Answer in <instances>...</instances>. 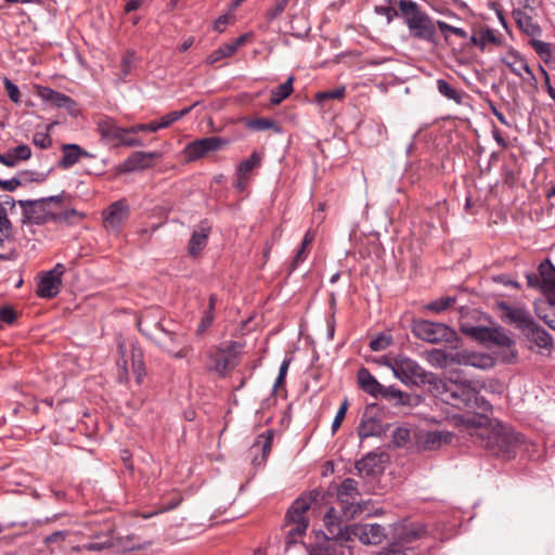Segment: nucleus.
Listing matches in <instances>:
<instances>
[{"label": "nucleus", "instance_id": "obj_1", "mask_svg": "<svg viewBox=\"0 0 555 555\" xmlns=\"http://www.w3.org/2000/svg\"><path fill=\"white\" fill-rule=\"evenodd\" d=\"M436 396L446 404L459 410H468L485 416L491 411V404L472 386L470 382L452 377L436 379L433 383Z\"/></svg>", "mask_w": 555, "mask_h": 555}, {"label": "nucleus", "instance_id": "obj_2", "mask_svg": "<svg viewBox=\"0 0 555 555\" xmlns=\"http://www.w3.org/2000/svg\"><path fill=\"white\" fill-rule=\"evenodd\" d=\"M475 431L480 439V444L492 455L503 460L514 457L517 449L525 441V437L511 426L501 422H492L483 416L480 417Z\"/></svg>", "mask_w": 555, "mask_h": 555}, {"label": "nucleus", "instance_id": "obj_3", "mask_svg": "<svg viewBox=\"0 0 555 555\" xmlns=\"http://www.w3.org/2000/svg\"><path fill=\"white\" fill-rule=\"evenodd\" d=\"M400 16L403 18L412 38L429 43H437L434 20L412 0H399Z\"/></svg>", "mask_w": 555, "mask_h": 555}, {"label": "nucleus", "instance_id": "obj_4", "mask_svg": "<svg viewBox=\"0 0 555 555\" xmlns=\"http://www.w3.org/2000/svg\"><path fill=\"white\" fill-rule=\"evenodd\" d=\"M65 192L60 195L39 199H20L17 204L23 210V223L46 224L53 222L55 206H61Z\"/></svg>", "mask_w": 555, "mask_h": 555}, {"label": "nucleus", "instance_id": "obj_5", "mask_svg": "<svg viewBox=\"0 0 555 555\" xmlns=\"http://www.w3.org/2000/svg\"><path fill=\"white\" fill-rule=\"evenodd\" d=\"M426 532L423 524L399 525L395 529V541L378 552L377 555H416L415 550L408 545L422 539Z\"/></svg>", "mask_w": 555, "mask_h": 555}, {"label": "nucleus", "instance_id": "obj_6", "mask_svg": "<svg viewBox=\"0 0 555 555\" xmlns=\"http://www.w3.org/2000/svg\"><path fill=\"white\" fill-rule=\"evenodd\" d=\"M387 365L393 375L405 385H433L436 379L433 373L426 372L416 361L404 356L395 358Z\"/></svg>", "mask_w": 555, "mask_h": 555}, {"label": "nucleus", "instance_id": "obj_7", "mask_svg": "<svg viewBox=\"0 0 555 555\" xmlns=\"http://www.w3.org/2000/svg\"><path fill=\"white\" fill-rule=\"evenodd\" d=\"M156 327L160 334L152 339L160 349L175 359H184L189 356L192 346L185 333L165 328L159 322L156 323Z\"/></svg>", "mask_w": 555, "mask_h": 555}, {"label": "nucleus", "instance_id": "obj_8", "mask_svg": "<svg viewBox=\"0 0 555 555\" xmlns=\"http://www.w3.org/2000/svg\"><path fill=\"white\" fill-rule=\"evenodd\" d=\"M412 333L418 339L430 344L459 343L456 332L444 323L428 320H415L412 323Z\"/></svg>", "mask_w": 555, "mask_h": 555}, {"label": "nucleus", "instance_id": "obj_9", "mask_svg": "<svg viewBox=\"0 0 555 555\" xmlns=\"http://www.w3.org/2000/svg\"><path fill=\"white\" fill-rule=\"evenodd\" d=\"M96 126L101 138L106 142L113 143L114 146L137 147L144 145L141 139L130 135L134 134V132L130 131V127H120L111 117L101 118Z\"/></svg>", "mask_w": 555, "mask_h": 555}, {"label": "nucleus", "instance_id": "obj_10", "mask_svg": "<svg viewBox=\"0 0 555 555\" xmlns=\"http://www.w3.org/2000/svg\"><path fill=\"white\" fill-rule=\"evenodd\" d=\"M460 330L464 335L487 346L508 347L513 344L512 338L502 327H489L462 323Z\"/></svg>", "mask_w": 555, "mask_h": 555}, {"label": "nucleus", "instance_id": "obj_11", "mask_svg": "<svg viewBox=\"0 0 555 555\" xmlns=\"http://www.w3.org/2000/svg\"><path fill=\"white\" fill-rule=\"evenodd\" d=\"M241 348L242 345L237 341L221 343L210 356L214 363L212 370L221 376L233 370L237 365V356Z\"/></svg>", "mask_w": 555, "mask_h": 555}, {"label": "nucleus", "instance_id": "obj_12", "mask_svg": "<svg viewBox=\"0 0 555 555\" xmlns=\"http://www.w3.org/2000/svg\"><path fill=\"white\" fill-rule=\"evenodd\" d=\"M228 141L220 137H207L195 140L183 149V155L188 162H195L205 157L208 153L219 151Z\"/></svg>", "mask_w": 555, "mask_h": 555}, {"label": "nucleus", "instance_id": "obj_13", "mask_svg": "<svg viewBox=\"0 0 555 555\" xmlns=\"http://www.w3.org/2000/svg\"><path fill=\"white\" fill-rule=\"evenodd\" d=\"M457 343H453L451 348L450 366L453 364L474 366L486 370L493 365V360L487 354L472 352L466 349H459Z\"/></svg>", "mask_w": 555, "mask_h": 555}, {"label": "nucleus", "instance_id": "obj_14", "mask_svg": "<svg viewBox=\"0 0 555 555\" xmlns=\"http://www.w3.org/2000/svg\"><path fill=\"white\" fill-rule=\"evenodd\" d=\"M336 495L338 502L343 505L345 516L353 517L360 512L359 506H354L357 498L360 495L358 482L352 478H346L337 488Z\"/></svg>", "mask_w": 555, "mask_h": 555}, {"label": "nucleus", "instance_id": "obj_15", "mask_svg": "<svg viewBox=\"0 0 555 555\" xmlns=\"http://www.w3.org/2000/svg\"><path fill=\"white\" fill-rule=\"evenodd\" d=\"M500 60L514 75L524 80L535 81V76L530 69L526 59L515 49L511 48Z\"/></svg>", "mask_w": 555, "mask_h": 555}, {"label": "nucleus", "instance_id": "obj_16", "mask_svg": "<svg viewBox=\"0 0 555 555\" xmlns=\"http://www.w3.org/2000/svg\"><path fill=\"white\" fill-rule=\"evenodd\" d=\"M129 217V206L125 201H117L103 212L104 225L108 231L118 233Z\"/></svg>", "mask_w": 555, "mask_h": 555}, {"label": "nucleus", "instance_id": "obj_17", "mask_svg": "<svg viewBox=\"0 0 555 555\" xmlns=\"http://www.w3.org/2000/svg\"><path fill=\"white\" fill-rule=\"evenodd\" d=\"M351 533L361 543L366 545H377L383 542L387 533L383 526L378 524H358L351 527Z\"/></svg>", "mask_w": 555, "mask_h": 555}, {"label": "nucleus", "instance_id": "obj_18", "mask_svg": "<svg viewBox=\"0 0 555 555\" xmlns=\"http://www.w3.org/2000/svg\"><path fill=\"white\" fill-rule=\"evenodd\" d=\"M532 13L533 11H530V8L522 5L520 9H514L512 14L517 27L525 35L530 38H538L542 35V29Z\"/></svg>", "mask_w": 555, "mask_h": 555}, {"label": "nucleus", "instance_id": "obj_19", "mask_svg": "<svg viewBox=\"0 0 555 555\" xmlns=\"http://www.w3.org/2000/svg\"><path fill=\"white\" fill-rule=\"evenodd\" d=\"M500 307L504 310L506 320L525 334L534 326L535 321L527 309L511 307L505 302H501Z\"/></svg>", "mask_w": 555, "mask_h": 555}, {"label": "nucleus", "instance_id": "obj_20", "mask_svg": "<svg viewBox=\"0 0 555 555\" xmlns=\"http://www.w3.org/2000/svg\"><path fill=\"white\" fill-rule=\"evenodd\" d=\"M157 156L158 154L156 152H134L119 164L118 170L122 173H128L146 169L152 166V160Z\"/></svg>", "mask_w": 555, "mask_h": 555}, {"label": "nucleus", "instance_id": "obj_21", "mask_svg": "<svg viewBox=\"0 0 555 555\" xmlns=\"http://www.w3.org/2000/svg\"><path fill=\"white\" fill-rule=\"evenodd\" d=\"M452 438L448 430H424L418 434L417 442L423 450H437L450 443Z\"/></svg>", "mask_w": 555, "mask_h": 555}, {"label": "nucleus", "instance_id": "obj_22", "mask_svg": "<svg viewBox=\"0 0 555 555\" xmlns=\"http://www.w3.org/2000/svg\"><path fill=\"white\" fill-rule=\"evenodd\" d=\"M211 225L208 220H202L192 232L188 245V251L191 256H197L207 245Z\"/></svg>", "mask_w": 555, "mask_h": 555}, {"label": "nucleus", "instance_id": "obj_23", "mask_svg": "<svg viewBox=\"0 0 555 555\" xmlns=\"http://www.w3.org/2000/svg\"><path fill=\"white\" fill-rule=\"evenodd\" d=\"M38 95L42 101L50 103L55 107L65 108L70 113L76 107V102L70 96L49 87H40L38 89Z\"/></svg>", "mask_w": 555, "mask_h": 555}, {"label": "nucleus", "instance_id": "obj_24", "mask_svg": "<svg viewBox=\"0 0 555 555\" xmlns=\"http://www.w3.org/2000/svg\"><path fill=\"white\" fill-rule=\"evenodd\" d=\"M310 506L311 501L309 499L304 496L297 498L286 512L285 526L300 524L301 521L309 525V519L306 514L310 509Z\"/></svg>", "mask_w": 555, "mask_h": 555}, {"label": "nucleus", "instance_id": "obj_25", "mask_svg": "<svg viewBox=\"0 0 555 555\" xmlns=\"http://www.w3.org/2000/svg\"><path fill=\"white\" fill-rule=\"evenodd\" d=\"M63 156L59 162V166L63 169H68L76 165L81 157H92V155L80 147L78 144H64L62 146Z\"/></svg>", "mask_w": 555, "mask_h": 555}, {"label": "nucleus", "instance_id": "obj_26", "mask_svg": "<svg viewBox=\"0 0 555 555\" xmlns=\"http://www.w3.org/2000/svg\"><path fill=\"white\" fill-rule=\"evenodd\" d=\"M357 379L360 388L374 398H379L384 386L371 374L366 367L358 371Z\"/></svg>", "mask_w": 555, "mask_h": 555}, {"label": "nucleus", "instance_id": "obj_27", "mask_svg": "<svg viewBox=\"0 0 555 555\" xmlns=\"http://www.w3.org/2000/svg\"><path fill=\"white\" fill-rule=\"evenodd\" d=\"M61 285L62 280H59L46 272L38 283L37 295L40 298H53L60 293Z\"/></svg>", "mask_w": 555, "mask_h": 555}, {"label": "nucleus", "instance_id": "obj_28", "mask_svg": "<svg viewBox=\"0 0 555 555\" xmlns=\"http://www.w3.org/2000/svg\"><path fill=\"white\" fill-rule=\"evenodd\" d=\"M382 455L369 453L356 463L360 475L374 476L380 469Z\"/></svg>", "mask_w": 555, "mask_h": 555}, {"label": "nucleus", "instance_id": "obj_29", "mask_svg": "<svg viewBox=\"0 0 555 555\" xmlns=\"http://www.w3.org/2000/svg\"><path fill=\"white\" fill-rule=\"evenodd\" d=\"M130 360L132 372L135 375L137 383L140 385L145 376V365L143 360V350L135 344H131Z\"/></svg>", "mask_w": 555, "mask_h": 555}, {"label": "nucleus", "instance_id": "obj_30", "mask_svg": "<svg viewBox=\"0 0 555 555\" xmlns=\"http://www.w3.org/2000/svg\"><path fill=\"white\" fill-rule=\"evenodd\" d=\"M541 276V287L544 291L555 289V267L550 260H543L538 268Z\"/></svg>", "mask_w": 555, "mask_h": 555}, {"label": "nucleus", "instance_id": "obj_31", "mask_svg": "<svg viewBox=\"0 0 555 555\" xmlns=\"http://www.w3.org/2000/svg\"><path fill=\"white\" fill-rule=\"evenodd\" d=\"M263 154L260 152H253L251 155L240 163L236 168L235 176L249 177V173L261 166Z\"/></svg>", "mask_w": 555, "mask_h": 555}, {"label": "nucleus", "instance_id": "obj_32", "mask_svg": "<svg viewBox=\"0 0 555 555\" xmlns=\"http://www.w3.org/2000/svg\"><path fill=\"white\" fill-rule=\"evenodd\" d=\"M382 431L380 423L372 417L364 415L358 428V433L361 439L379 436Z\"/></svg>", "mask_w": 555, "mask_h": 555}, {"label": "nucleus", "instance_id": "obj_33", "mask_svg": "<svg viewBox=\"0 0 555 555\" xmlns=\"http://www.w3.org/2000/svg\"><path fill=\"white\" fill-rule=\"evenodd\" d=\"M68 535V531H55L47 535L43 543L49 548L51 554H56L65 550V540Z\"/></svg>", "mask_w": 555, "mask_h": 555}, {"label": "nucleus", "instance_id": "obj_34", "mask_svg": "<svg viewBox=\"0 0 555 555\" xmlns=\"http://www.w3.org/2000/svg\"><path fill=\"white\" fill-rule=\"evenodd\" d=\"M526 336L532 339L539 347L548 348L552 346V337L537 322L527 333Z\"/></svg>", "mask_w": 555, "mask_h": 555}, {"label": "nucleus", "instance_id": "obj_35", "mask_svg": "<svg viewBox=\"0 0 555 555\" xmlns=\"http://www.w3.org/2000/svg\"><path fill=\"white\" fill-rule=\"evenodd\" d=\"M438 92L448 100L461 104L463 102V92L451 86L446 79L437 80Z\"/></svg>", "mask_w": 555, "mask_h": 555}, {"label": "nucleus", "instance_id": "obj_36", "mask_svg": "<svg viewBox=\"0 0 555 555\" xmlns=\"http://www.w3.org/2000/svg\"><path fill=\"white\" fill-rule=\"evenodd\" d=\"M294 77H289L285 82L281 83L271 91L270 103L279 105L282 101L288 98L293 92Z\"/></svg>", "mask_w": 555, "mask_h": 555}, {"label": "nucleus", "instance_id": "obj_37", "mask_svg": "<svg viewBox=\"0 0 555 555\" xmlns=\"http://www.w3.org/2000/svg\"><path fill=\"white\" fill-rule=\"evenodd\" d=\"M196 105H197V103H194L193 105L185 107L181 111H173V112H170V113L164 115L163 117H160L159 120H156L158 130L168 128L173 122L180 120L181 118L186 116L193 109V107H195Z\"/></svg>", "mask_w": 555, "mask_h": 555}, {"label": "nucleus", "instance_id": "obj_38", "mask_svg": "<svg viewBox=\"0 0 555 555\" xmlns=\"http://www.w3.org/2000/svg\"><path fill=\"white\" fill-rule=\"evenodd\" d=\"M451 350L433 349L428 351V361L431 365L446 369L450 366Z\"/></svg>", "mask_w": 555, "mask_h": 555}, {"label": "nucleus", "instance_id": "obj_39", "mask_svg": "<svg viewBox=\"0 0 555 555\" xmlns=\"http://www.w3.org/2000/svg\"><path fill=\"white\" fill-rule=\"evenodd\" d=\"M380 398L395 400L397 404L399 405H409L411 401V396L409 393H405L401 391L400 389H397L396 387L389 386L385 387L384 390H382V393L379 396Z\"/></svg>", "mask_w": 555, "mask_h": 555}, {"label": "nucleus", "instance_id": "obj_40", "mask_svg": "<svg viewBox=\"0 0 555 555\" xmlns=\"http://www.w3.org/2000/svg\"><path fill=\"white\" fill-rule=\"evenodd\" d=\"M308 526L309 525L305 524L304 521L300 524H292L291 526H286L288 528L285 538L287 546L297 543L298 539L306 534Z\"/></svg>", "mask_w": 555, "mask_h": 555}, {"label": "nucleus", "instance_id": "obj_41", "mask_svg": "<svg viewBox=\"0 0 555 555\" xmlns=\"http://www.w3.org/2000/svg\"><path fill=\"white\" fill-rule=\"evenodd\" d=\"M346 94V88L339 87L332 90L320 91L315 93L314 100L318 104L324 105L330 100H340Z\"/></svg>", "mask_w": 555, "mask_h": 555}, {"label": "nucleus", "instance_id": "obj_42", "mask_svg": "<svg viewBox=\"0 0 555 555\" xmlns=\"http://www.w3.org/2000/svg\"><path fill=\"white\" fill-rule=\"evenodd\" d=\"M455 297H440L427 304L425 306V309L435 313H441L448 310L450 307H452L455 304Z\"/></svg>", "mask_w": 555, "mask_h": 555}, {"label": "nucleus", "instance_id": "obj_43", "mask_svg": "<svg viewBox=\"0 0 555 555\" xmlns=\"http://www.w3.org/2000/svg\"><path fill=\"white\" fill-rule=\"evenodd\" d=\"M470 41L475 46L480 47L481 50L485 49L487 43H500V39L498 38L495 31L490 28H487L486 30L481 31L479 37L473 36L470 38Z\"/></svg>", "mask_w": 555, "mask_h": 555}, {"label": "nucleus", "instance_id": "obj_44", "mask_svg": "<svg viewBox=\"0 0 555 555\" xmlns=\"http://www.w3.org/2000/svg\"><path fill=\"white\" fill-rule=\"evenodd\" d=\"M81 215L74 208L60 209V206H55L54 220L55 223H70L74 219H80Z\"/></svg>", "mask_w": 555, "mask_h": 555}, {"label": "nucleus", "instance_id": "obj_45", "mask_svg": "<svg viewBox=\"0 0 555 555\" xmlns=\"http://www.w3.org/2000/svg\"><path fill=\"white\" fill-rule=\"evenodd\" d=\"M119 359L117 360V367L119 370V380H127L128 378V360H127V347L125 343L118 344Z\"/></svg>", "mask_w": 555, "mask_h": 555}, {"label": "nucleus", "instance_id": "obj_46", "mask_svg": "<svg viewBox=\"0 0 555 555\" xmlns=\"http://www.w3.org/2000/svg\"><path fill=\"white\" fill-rule=\"evenodd\" d=\"M246 125L249 129L256 131H264L270 129L279 131V127L276 126V122L272 118H255L247 121Z\"/></svg>", "mask_w": 555, "mask_h": 555}, {"label": "nucleus", "instance_id": "obj_47", "mask_svg": "<svg viewBox=\"0 0 555 555\" xmlns=\"http://www.w3.org/2000/svg\"><path fill=\"white\" fill-rule=\"evenodd\" d=\"M235 53V48L231 43H225L215 50L208 57L207 63L212 65L222 59L230 57Z\"/></svg>", "mask_w": 555, "mask_h": 555}, {"label": "nucleus", "instance_id": "obj_48", "mask_svg": "<svg viewBox=\"0 0 555 555\" xmlns=\"http://www.w3.org/2000/svg\"><path fill=\"white\" fill-rule=\"evenodd\" d=\"M324 525L333 535L339 534L341 528L334 507H331L324 515Z\"/></svg>", "mask_w": 555, "mask_h": 555}, {"label": "nucleus", "instance_id": "obj_49", "mask_svg": "<svg viewBox=\"0 0 555 555\" xmlns=\"http://www.w3.org/2000/svg\"><path fill=\"white\" fill-rule=\"evenodd\" d=\"M272 440L273 431L268 430L266 434H262L257 438V441L253 446V449H260L262 451L263 457H266L271 451Z\"/></svg>", "mask_w": 555, "mask_h": 555}, {"label": "nucleus", "instance_id": "obj_50", "mask_svg": "<svg viewBox=\"0 0 555 555\" xmlns=\"http://www.w3.org/2000/svg\"><path fill=\"white\" fill-rule=\"evenodd\" d=\"M0 234L4 238H11L13 236V227L8 218V212L3 204H0Z\"/></svg>", "mask_w": 555, "mask_h": 555}, {"label": "nucleus", "instance_id": "obj_51", "mask_svg": "<svg viewBox=\"0 0 555 555\" xmlns=\"http://www.w3.org/2000/svg\"><path fill=\"white\" fill-rule=\"evenodd\" d=\"M291 0H274L271 8L266 12V20L272 22L278 18L286 9Z\"/></svg>", "mask_w": 555, "mask_h": 555}, {"label": "nucleus", "instance_id": "obj_52", "mask_svg": "<svg viewBox=\"0 0 555 555\" xmlns=\"http://www.w3.org/2000/svg\"><path fill=\"white\" fill-rule=\"evenodd\" d=\"M16 178L21 181L22 186L30 182H43L46 176L33 170H22L17 172Z\"/></svg>", "mask_w": 555, "mask_h": 555}, {"label": "nucleus", "instance_id": "obj_53", "mask_svg": "<svg viewBox=\"0 0 555 555\" xmlns=\"http://www.w3.org/2000/svg\"><path fill=\"white\" fill-rule=\"evenodd\" d=\"M392 344V337L390 335L380 334L370 341V348L373 351H382L388 348Z\"/></svg>", "mask_w": 555, "mask_h": 555}, {"label": "nucleus", "instance_id": "obj_54", "mask_svg": "<svg viewBox=\"0 0 555 555\" xmlns=\"http://www.w3.org/2000/svg\"><path fill=\"white\" fill-rule=\"evenodd\" d=\"M112 546L111 541L107 539L105 541H95L88 542L77 546L75 550L77 551H90V552H101Z\"/></svg>", "mask_w": 555, "mask_h": 555}, {"label": "nucleus", "instance_id": "obj_55", "mask_svg": "<svg viewBox=\"0 0 555 555\" xmlns=\"http://www.w3.org/2000/svg\"><path fill=\"white\" fill-rule=\"evenodd\" d=\"M348 406H349V401L347 398H345L335 415L333 423H332L333 433H335L340 427V425L346 416Z\"/></svg>", "mask_w": 555, "mask_h": 555}, {"label": "nucleus", "instance_id": "obj_56", "mask_svg": "<svg viewBox=\"0 0 555 555\" xmlns=\"http://www.w3.org/2000/svg\"><path fill=\"white\" fill-rule=\"evenodd\" d=\"M3 85H4V88L7 90V93L10 98V100L13 101L14 103H20L21 102V92H20L18 87L13 81H11L9 78H4Z\"/></svg>", "mask_w": 555, "mask_h": 555}, {"label": "nucleus", "instance_id": "obj_57", "mask_svg": "<svg viewBox=\"0 0 555 555\" xmlns=\"http://www.w3.org/2000/svg\"><path fill=\"white\" fill-rule=\"evenodd\" d=\"M530 44L541 57L550 56V54H551V44L550 43L538 40V38H531Z\"/></svg>", "mask_w": 555, "mask_h": 555}, {"label": "nucleus", "instance_id": "obj_58", "mask_svg": "<svg viewBox=\"0 0 555 555\" xmlns=\"http://www.w3.org/2000/svg\"><path fill=\"white\" fill-rule=\"evenodd\" d=\"M375 12L378 15H383L386 17L387 23H391L396 17L400 16V11H396L391 7L377 5L375 7Z\"/></svg>", "mask_w": 555, "mask_h": 555}, {"label": "nucleus", "instance_id": "obj_59", "mask_svg": "<svg viewBox=\"0 0 555 555\" xmlns=\"http://www.w3.org/2000/svg\"><path fill=\"white\" fill-rule=\"evenodd\" d=\"M11 152L15 156V158L18 160H27L31 157V150L26 144H20L13 149H11Z\"/></svg>", "mask_w": 555, "mask_h": 555}, {"label": "nucleus", "instance_id": "obj_60", "mask_svg": "<svg viewBox=\"0 0 555 555\" xmlns=\"http://www.w3.org/2000/svg\"><path fill=\"white\" fill-rule=\"evenodd\" d=\"M33 143L40 149H48L51 146L52 140L48 133L37 132L33 137Z\"/></svg>", "mask_w": 555, "mask_h": 555}, {"label": "nucleus", "instance_id": "obj_61", "mask_svg": "<svg viewBox=\"0 0 555 555\" xmlns=\"http://www.w3.org/2000/svg\"><path fill=\"white\" fill-rule=\"evenodd\" d=\"M0 320L7 324H13L16 320V312L10 306H3L0 308Z\"/></svg>", "mask_w": 555, "mask_h": 555}, {"label": "nucleus", "instance_id": "obj_62", "mask_svg": "<svg viewBox=\"0 0 555 555\" xmlns=\"http://www.w3.org/2000/svg\"><path fill=\"white\" fill-rule=\"evenodd\" d=\"M130 131L134 132V133L143 132V131L156 132V131H158V127H157L156 120H153L147 124L133 125L130 127Z\"/></svg>", "mask_w": 555, "mask_h": 555}, {"label": "nucleus", "instance_id": "obj_63", "mask_svg": "<svg viewBox=\"0 0 555 555\" xmlns=\"http://www.w3.org/2000/svg\"><path fill=\"white\" fill-rule=\"evenodd\" d=\"M214 319V313L211 311H206L198 324L197 332L199 334L204 333L212 324Z\"/></svg>", "mask_w": 555, "mask_h": 555}, {"label": "nucleus", "instance_id": "obj_64", "mask_svg": "<svg viewBox=\"0 0 555 555\" xmlns=\"http://www.w3.org/2000/svg\"><path fill=\"white\" fill-rule=\"evenodd\" d=\"M18 186H21V181L15 177L9 180H2L0 179V188L8 192L15 191Z\"/></svg>", "mask_w": 555, "mask_h": 555}]
</instances>
